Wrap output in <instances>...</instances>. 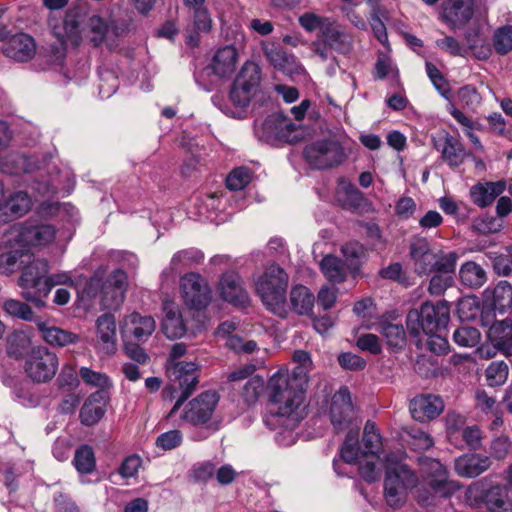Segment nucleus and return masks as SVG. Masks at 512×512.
Wrapping results in <instances>:
<instances>
[{
	"mask_svg": "<svg viewBox=\"0 0 512 512\" xmlns=\"http://www.w3.org/2000/svg\"><path fill=\"white\" fill-rule=\"evenodd\" d=\"M90 31L93 34L90 41L94 47H99L106 37H109L108 22L100 16H92L89 21Z\"/></svg>",
	"mask_w": 512,
	"mask_h": 512,
	"instance_id": "59",
	"label": "nucleus"
},
{
	"mask_svg": "<svg viewBox=\"0 0 512 512\" xmlns=\"http://www.w3.org/2000/svg\"><path fill=\"white\" fill-rule=\"evenodd\" d=\"M506 189L504 181L477 183L471 186L469 195L471 201L480 208L490 206Z\"/></svg>",
	"mask_w": 512,
	"mask_h": 512,
	"instance_id": "26",
	"label": "nucleus"
},
{
	"mask_svg": "<svg viewBox=\"0 0 512 512\" xmlns=\"http://www.w3.org/2000/svg\"><path fill=\"white\" fill-rule=\"evenodd\" d=\"M320 269L325 278L334 284L343 282L347 275L343 261L331 254L323 257L320 262Z\"/></svg>",
	"mask_w": 512,
	"mask_h": 512,
	"instance_id": "37",
	"label": "nucleus"
},
{
	"mask_svg": "<svg viewBox=\"0 0 512 512\" xmlns=\"http://www.w3.org/2000/svg\"><path fill=\"white\" fill-rule=\"evenodd\" d=\"M487 11L486 0H448L444 8V18L456 29L463 27L475 15L484 17Z\"/></svg>",
	"mask_w": 512,
	"mask_h": 512,
	"instance_id": "13",
	"label": "nucleus"
},
{
	"mask_svg": "<svg viewBox=\"0 0 512 512\" xmlns=\"http://www.w3.org/2000/svg\"><path fill=\"white\" fill-rule=\"evenodd\" d=\"M213 21L209 11L205 7L194 9L193 28L207 34L212 30Z\"/></svg>",
	"mask_w": 512,
	"mask_h": 512,
	"instance_id": "63",
	"label": "nucleus"
},
{
	"mask_svg": "<svg viewBox=\"0 0 512 512\" xmlns=\"http://www.w3.org/2000/svg\"><path fill=\"white\" fill-rule=\"evenodd\" d=\"M162 314V334L171 340L181 338L186 333V325L179 308L172 303H165Z\"/></svg>",
	"mask_w": 512,
	"mask_h": 512,
	"instance_id": "29",
	"label": "nucleus"
},
{
	"mask_svg": "<svg viewBox=\"0 0 512 512\" xmlns=\"http://www.w3.org/2000/svg\"><path fill=\"white\" fill-rule=\"evenodd\" d=\"M492 48L501 56L507 55L512 51V25H504L494 31Z\"/></svg>",
	"mask_w": 512,
	"mask_h": 512,
	"instance_id": "49",
	"label": "nucleus"
},
{
	"mask_svg": "<svg viewBox=\"0 0 512 512\" xmlns=\"http://www.w3.org/2000/svg\"><path fill=\"white\" fill-rule=\"evenodd\" d=\"M434 146L448 165L457 167L464 161L465 149L456 137L445 134L434 141Z\"/></svg>",
	"mask_w": 512,
	"mask_h": 512,
	"instance_id": "28",
	"label": "nucleus"
},
{
	"mask_svg": "<svg viewBox=\"0 0 512 512\" xmlns=\"http://www.w3.org/2000/svg\"><path fill=\"white\" fill-rule=\"evenodd\" d=\"M219 402V395L215 391H205L188 402L185 406L182 418L192 425L206 424Z\"/></svg>",
	"mask_w": 512,
	"mask_h": 512,
	"instance_id": "15",
	"label": "nucleus"
},
{
	"mask_svg": "<svg viewBox=\"0 0 512 512\" xmlns=\"http://www.w3.org/2000/svg\"><path fill=\"white\" fill-rule=\"evenodd\" d=\"M288 275L282 267L271 264L257 279L255 289L263 304L273 313L280 314L286 304Z\"/></svg>",
	"mask_w": 512,
	"mask_h": 512,
	"instance_id": "6",
	"label": "nucleus"
},
{
	"mask_svg": "<svg viewBox=\"0 0 512 512\" xmlns=\"http://www.w3.org/2000/svg\"><path fill=\"white\" fill-rule=\"evenodd\" d=\"M260 83L261 68L253 61H246L233 81L229 91V100L241 111L236 112L227 106L222 107L220 104L222 100L218 96H213L212 101L214 105L219 107L227 116L239 117L241 112L250 105L251 100L258 93Z\"/></svg>",
	"mask_w": 512,
	"mask_h": 512,
	"instance_id": "3",
	"label": "nucleus"
},
{
	"mask_svg": "<svg viewBox=\"0 0 512 512\" xmlns=\"http://www.w3.org/2000/svg\"><path fill=\"white\" fill-rule=\"evenodd\" d=\"M96 329L101 349L108 355L116 352V323L114 315L104 313L97 318Z\"/></svg>",
	"mask_w": 512,
	"mask_h": 512,
	"instance_id": "33",
	"label": "nucleus"
},
{
	"mask_svg": "<svg viewBox=\"0 0 512 512\" xmlns=\"http://www.w3.org/2000/svg\"><path fill=\"white\" fill-rule=\"evenodd\" d=\"M491 465L490 458L481 454L462 455L455 460V471L461 477L473 478Z\"/></svg>",
	"mask_w": 512,
	"mask_h": 512,
	"instance_id": "30",
	"label": "nucleus"
},
{
	"mask_svg": "<svg viewBox=\"0 0 512 512\" xmlns=\"http://www.w3.org/2000/svg\"><path fill=\"white\" fill-rule=\"evenodd\" d=\"M308 164L315 169H326L341 164L345 153L339 142L321 140L307 145L303 151Z\"/></svg>",
	"mask_w": 512,
	"mask_h": 512,
	"instance_id": "11",
	"label": "nucleus"
},
{
	"mask_svg": "<svg viewBox=\"0 0 512 512\" xmlns=\"http://www.w3.org/2000/svg\"><path fill=\"white\" fill-rule=\"evenodd\" d=\"M30 345L31 340L25 332L17 330L13 331L7 337V354L16 360H19L27 356L30 351Z\"/></svg>",
	"mask_w": 512,
	"mask_h": 512,
	"instance_id": "42",
	"label": "nucleus"
},
{
	"mask_svg": "<svg viewBox=\"0 0 512 512\" xmlns=\"http://www.w3.org/2000/svg\"><path fill=\"white\" fill-rule=\"evenodd\" d=\"M491 301L494 310L500 313L512 312V285L500 281L491 292Z\"/></svg>",
	"mask_w": 512,
	"mask_h": 512,
	"instance_id": "41",
	"label": "nucleus"
},
{
	"mask_svg": "<svg viewBox=\"0 0 512 512\" xmlns=\"http://www.w3.org/2000/svg\"><path fill=\"white\" fill-rule=\"evenodd\" d=\"M31 206V199L27 192L18 191L12 194L4 204L5 213L10 217L18 218L24 215Z\"/></svg>",
	"mask_w": 512,
	"mask_h": 512,
	"instance_id": "46",
	"label": "nucleus"
},
{
	"mask_svg": "<svg viewBox=\"0 0 512 512\" xmlns=\"http://www.w3.org/2000/svg\"><path fill=\"white\" fill-rule=\"evenodd\" d=\"M362 445L363 448L358 445V431L350 430L340 449V457L348 464H355L369 455L378 458L382 446L381 437L375 423L371 421H367L364 426Z\"/></svg>",
	"mask_w": 512,
	"mask_h": 512,
	"instance_id": "9",
	"label": "nucleus"
},
{
	"mask_svg": "<svg viewBox=\"0 0 512 512\" xmlns=\"http://www.w3.org/2000/svg\"><path fill=\"white\" fill-rule=\"evenodd\" d=\"M186 350L187 346L184 343L174 344L167 362L166 373L172 383L169 387L162 390V403L166 405L169 401L171 404L172 400L176 399L168 414L169 418L174 415L195 391L199 383L198 365L196 363L176 362L177 359L186 353Z\"/></svg>",
	"mask_w": 512,
	"mask_h": 512,
	"instance_id": "2",
	"label": "nucleus"
},
{
	"mask_svg": "<svg viewBox=\"0 0 512 512\" xmlns=\"http://www.w3.org/2000/svg\"><path fill=\"white\" fill-rule=\"evenodd\" d=\"M73 464L79 473H91L96 467L93 448L87 444L79 446L75 451Z\"/></svg>",
	"mask_w": 512,
	"mask_h": 512,
	"instance_id": "47",
	"label": "nucleus"
},
{
	"mask_svg": "<svg viewBox=\"0 0 512 512\" xmlns=\"http://www.w3.org/2000/svg\"><path fill=\"white\" fill-rule=\"evenodd\" d=\"M443 399L435 394H420L415 396L409 405L412 417L419 422L436 419L444 410Z\"/></svg>",
	"mask_w": 512,
	"mask_h": 512,
	"instance_id": "20",
	"label": "nucleus"
},
{
	"mask_svg": "<svg viewBox=\"0 0 512 512\" xmlns=\"http://www.w3.org/2000/svg\"><path fill=\"white\" fill-rule=\"evenodd\" d=\"M294 361L297 365L293 371L289 373L291 380L298 383V385H305L308 382V373L312 367V360L310 354L304 350H297L293 355Z\"/></svg>",
	"mask_w": 512,
	"mask_h": 512,
	"instance_id": "44",
	"label": "nucleus"
},
{
	"mask_svg": "<svg viewBox=\"0 0 512 512\" xmlns=\"http://www.w3.org/2000/svg\"><path fill=\"white\" fill-rule=\"evenodd\" d=\"M425 67L426 73L434 87L442 96L446 97L449 92V85L441 71L434 64L428 61L426 62Z\"/></svg>",
	"mask_w": 512,
	"mask_h": 512,
	"instance_id": "62",
	"label": "nucleus"
},
{
	"mask_svg": "<svg viewBox=\"0 0 512 512\" xmlns=\"http://www.w3.org/2000/svg\"><path fill=\"white\" fill-rule=\"evenodd\" d=\"M203 260L204 253L201 250L197 248H188L174 254L171 260V267L173 270H179L183 267L200 264Z\"/></svg>",
	"mask_w": 512,
	"mask_h": 512,
	"instance_id": "48",
	"label": "nucleus"
},
{
	"mask_svg": "<svg viewBox=\"0 0 512 512\" xmlns=\"http://www.w3.org/2000/svg\"><path fill=\"white\" fill-rule=\"evenodd\" d=\"M11 234H14V240L22 248L46 245L55 238V230L53 226L48 224L32 225L25 223L14 227Z\"/></svg>",
	"mask_w": 512,
	"mask_h": 512,
	"instance_id": "17",
	"label": "nucleus"
},
{
	"mask_svg": "<svg viewBox=\"0 0 512 512\" xmlns=\"http://www.w3.org/2000/svg\"><path fill=\"white\" fill-rule=\"evenodd\" d=\"M252 175L248 168L238 167L233 169L226 178L228 189L238 191L244 189L251 181Z\"/></svg>",
	"mask_w": 512,
	"mask_h": 512,
	"instance_id": "54",
	"label": "nucleus"
},
{
	"mask_svg": "<svg viewBox=\"0 0 512 512\" xmlns=\"http://www.w3.org/2000/svg\"><path fill=\"white\" fill-rule=\"evenodd\" d=\"M485 503L490 512H512V496L508 486H492L485 494Z\"/></svg>",
	"mask_w": 512,
	"mask_h": 512,
	"instance_id": "34",
	"label": "nucleus"
},
{
	"mask_svg": "<svg viewBox=\"0 0 512 512\" xmlns=\"http://www.w3.org/2000/svg\"><path fill=\"white\" fill-rule=\"evenodd\" d=\"M80 16L72 11H69L63 19V35H58V39L61 45H65L70 42L74 46H78L81 41V30H80Z\"/></svg>",
	"mask_w": 512,
	"mask_h": 512,
	"instance_id": "40",
	"label": "nucleus"
},
{
	"mask_svg": "<svg viewBox=\"0 0 512 512\" xmlns=\"http://www.w3.org/2000/svg\"><path fill=\"white\" fill-rule=\"evenodd\" d=\"M489 337L494 346L505 355L512 353V322L510 320L495 323L489 330Z\"/></svg>",
	"mask_w": 512,
	"mask_h": 512,
	"instance_id": "35",
	"label": "nucleus"
},
{
	"mask_svg": "<svg viewBox=\"0 0 512 512\" xmlns=\"http://www.w3.org/2000/svg\"><path fill=\"white\" fill-rule=\"evenodd\" d=\"M108 400V394L104 390L91 393L84 401L79 412L81 424L87 427L96 425L106 413Z\"/></svg>",
	"mask_w": 512,
	"mask_h": 512,
	"instance_id": "24",
	"label": "nucleus"
},
{
	"mask_svg": "<svg viewBox=\"0 0 512 512\" xmlns=\"http://www.w3.org/2000/svg\"><path fill=\"white\" fill-rule=\"evenodd\" d=\"M298 21L305 31L314 32L319 30L321 32V36H323L324 32L332 22L330 18L319 16L313 12H306L302 14Z\"/></svg>",
	"mask_w": 512,
	"mask_h": 512,
	"instance_id": "51",
	"label": "nucleus"
},
{
	"mask_svg": "<svg viewBox=\"0 0 512 512\" xmlns=\"http://www.w3.org/2000/svg\"><path fill=\"white\" fill-rule=\"evenodd\" d=\"M449 315V306L446 302H439L436 305L425 302L420 309L409 311L406 317V326L414 337L419 336L422 332L433 334L447 325Z\"/></svg>",
	"mask_w": 512,
	"mask_h": 512,
	"instance_id": "7",
	"label": "nucleus"
},
{
	"mask_svg": "<svg viewBox=\"0 0 512 512\" xmlns=\"http://www.w3.org/2000/svg\"><path fill=\"white\" fill-rule=\"evenodd\" d=\"M410 257L414 263V271L423 276L432 273L439 267L447 269L456 264L458 255L455 252H434L426 238H414L410 244Z\"/></svg>",
	"mask_w": 512,
	"mask_h": 512,
	"instance_id": "8",
	"label": "nucleus"
},
{
	"mask_svg": "<svg viewBox=\"0 0 512 512\" xmlns=\"http://www.w3.org/2000/svg\"><path fill=\"white\" fill-rule=\"evenodd\" d=\"M408 442L416 451H425L434 445L431 435L420 428L410 427L406 430Z\"/></svg>",
	"mask_w": 512,
	"mask_h": 512,
	"instance_id": "52",
	"label": "nucleus"
},
{
	"mask_svg": "<svg viewBox=\"0 0 512 512\" xmlns=\"http://www.w3.org/2000/svg\"><path fill=\"white\" fill-rule=\"evenodd\" d=\"M154 330L155 321L151 316L134 312L124 318L120 333L122 340L145 342Z\"/></svg>",
	"mask_w": 512,
	"mask_h": 512,
	"instance_id": "19",
	"label": "nucleus"
},
{
	"mask_svg": "<svg viewBox=\"0 0 512 512\" xmlns=\"http://www.w3.org/2000/svg\"><path fill=\"white\" fill-rule=\"evenodd\" d=\"M30 252L26 248L10 250L0 254V273L11 275L21 269L23 262H29Z\"/></svg>",
	"mask_w": 512,
	"mask_h": 512,
	"instance_id": "36",
	"label": "nucleus"
},
{
	"mask_svg": "<svg viewBox=\"0 0 512 512\" xmlns=\"http://www.w3.org/2000/svg\"><path fill=\"white\" fill-rule=\"evenodd\" d=\"M420 467L424 480L433 493L447 497L458 488L455 482L448 480L445 466L437 459L421 458Z\"/></svg>",
	"mask_w": 512,
	"mask_h": 512,
	"instance_id": "14",
	"label": "nucleus"
},
{
	"mask_svg": "<svg viewBox=\"0 0 512 512\" xmlns=\"http://www.w3.org/2000/svg\"><path fill=\"white\" fill-rule=\"evenodd\" d=\"M290 302L293 309L300 315H308L312 312L315 297L310 290L303 286H294L290 292Z\"/></svg>",
	"mask_w": 512,
	"mask_h": 512,
	"instance_id": "39",
	"label": "nucleus"
},
{
	"mask_svg": "<svg viewBox=\"0 0 512 512\" xmlns=\"http://www.w3.org/2000/svg\"><path fill=\"white\" fill-rule=\"evenodd\" d=\"M292 127V123L279 115L269 116L263 123V129L267 134L279 140L286 139L287 133Z\"/></svg>",
	"mask_w": 512,
	"mask_h": 512,
	"instance_id": "50",
	"label": "nucleus"
},
{
	"mask_svg": "<svg viewBox=\"0 0 512 512\" xmlns=\"http://www.w3.org/2000/svg\"><path fill=\"white\" fill-rule=\"evenodd\" d=\"M270 410L265 424L271 429L275 426L293 430L305 416V385L291 380L287 370L273 374L267 385Z\"/></svg>",
	"mask_w": 512,
	"mask_h": 512,
	"instance_id": "1",
	"label": "nucleus"
},
{
	"mask_svg": "<svg viewBox=\"0 0 512 512\" xmlns=\"http://www.w3.org/2000/svg\"><path fill=\"white\" fill-rule=\"evenodd\" d=\"M264 387V381L259 376H253L247 380L242 388L241 396L247 405L256 403Z\"/></svg>",
	"mask_w": 512,
	"mask_h": 512,
	"instance_id": "55",
	"label": "nucleus"
},
{
	"mask_svg": "<svg viewBox=\"0 0 512 512\" xmlns=\"http://www.w3.org/2000/svg\"><path fill=\"white\" fill-rule=\"evenodd\" d=\"M3 309L7 314L13 317H17L25 321H31L33 319V311L30 306L19 300L7 299L3 303Z\"/></svg>",
	"mask_w": 512,
	"mask_h": 512,
	"instance_id": "56",
	"label": "nucleus"
},
{
	"mask_svg": "<svg viewBox=\"0 0 512 512\" xmlns=\"http://www.w3.org/2000/svg\"><path fill=\"white\" fill-rule=\"evenodd\" d=\"M185 304L194 310L206 309L211 301V290L207 281L198 273L189 272L180 279Z\"/></svg>",
	"mask_w": 512,
	"mask_h": 512,
	"instance_id": "12",
	"label": "nucleus"
},
{
	"mask_svg": "<svg viewBox=\"0 0 512 512\" xmlns=\"http://www.w3.org/2000/svg\"><path fill=\"white\" fill-rule=\"evenodd\" d=\"M456 264L452 268H441L434 270V275L430 279L428 292L432 296L442 295L453 284V275L455 273Z\"/></svg>",
	"mask_w": 512,
	"mask_h": 512,
	"instance_id": "43",
	"label": "nucleus"
},
{
	"mask_svg": "<svg viewBox=\"0 0 512 512\" xmlns=\"http://www.w3.org/2000/svg\"><path fill=\"white\" fill-rule=\"evenodd\" d=\"M459 276L462 284L471 288H479L487 280L485 270L473 261H467L462 264Z\"/></svg>",
	"mask_w": 512,
	"mask_h": 512,
	"instance_id": "38",
	"label": "nucleus"
},
{
	"mask_svg": "<svg viewBox=\"0 0 512 512\" xmlns=\"http://www.w3.org/2000/svg\"><path fill=\"white\" fill-rule=\"evenodd\" d=\"M8 58L17 62H26L35 54L34 39L26 33L11 35L0 47Z\"/></svg>",
	"mask_w": 512,
	"mask_h": 512,
	"instance_id": "25",
	"label": "nucleus"
},
{
	"mask_svg": "<svg viewBox=\"0 0 512 512\" xmlns=\"http://www.w3.org/2000/svg\"><path fill=\"white\" fill-rule=\"evenodd\" d=\"M262 49L266 59L276 70L288 76L304 73L305 70L297 58L293 54L286 52L280 45L266 43L262 45Z\"/></svg>",
	"mask_w": 512,
	"mask_h": 512,
	"instance_id": "18",
	"label": "nucleus"
},
{
	"mask_svg": "<svg viewBox=\"0 0 512 512\" xmlns=\"http://www.w3.org/2000/svg\"><path fill=\"white\" fill-rule=\"evenodd\" d=\"M36 326L41 338L50 346L65 347L79 342L80 338L74 332L56 326H50L48 322L37 320Z\"/></svg>",
	"mask_w": 512,
	"mask_h": 512,
	"instance_id": "27",
	"label": "nucleus"
},
{
	"mask_svg": "<svg viewBox=\"0 0 512 512\" xmlns=\"http://www.w3.org/2000/svg\"><path fill=\"white\" fill-rule=\"evenodd\" d=\"M219 292L221 298L238 307H245L249 304V296L243 287V281L236 272L224 273L219 281Z\"/></svg>",
	"mask_w": 512,
	"mask_h": 512,
	"instance_id": "21",
	"label": "nucleus"
},
{
	"mask_svg": "<svg viewBox=\"0 0 512 512\" xmlns=\"http://www.w3.org/2000/svg\"><path fill=\"white\" fill-rule=\"evenodd\" d=\"M118 89L117 77L113 71L106 70L100 73L99 93L102 97H110Z\"/></svg>",
	"mask_w": 512,
	"mask_h": 512,
	"instance_id": "64",
	"label": "nucleus"
},
{
	"mask_svg": "<svg viewBox=\"0 0 512 512\" xmlns=\"http://www.w3.org/2000/svg\"><path fill=\"white\" fill-rule=\"evenodd\" d=\"M322 38L325 45H328L330 49L340 54L348 55L353 50L352 35L341 26L335 24L334 21L326 29Z\"/></svg>",
	"mask_w": 512,
	"mask_h": 512,
	"instance_id": "32",
	"label": "nucleus"
},
{
	"mask_svg": "<svg viewBox=\"0 0 512 512\" xmlns=\"http://www.w3.org/2000/svg\"><path fill=\"white\" fill-rule=\"evenodd\" d=\"M238 58V50L234 45L220 47L204 68L203 75L213 76L218 80H227L236 71Z\"/></svg>",
	"mask_w": 512,
	"mask_h": 512,
	"instance_id": "16",
	"label": "nucleus"
},
{
	"mask_svg": "<svg viewBox=\"0 0 512 512\" xmlns=\"http://www.w3.org/2000/svg\"><path fill=\"white\" fill-rule=\"evenodd\" d=\"M59 368V359L55 352L46 346L32 347L25 357L24 371L34 383L43 384L51 381Z\"/></svg>",
	"mask_w": 512,
	"mask_h": 512,
	"instance_id": "10",
	"label": "nucleus"
},
{
	"mask_svg": "<svg viewBox=\"0 0 512 512\" xmlns=\"http://www.w3.org/2000/svg\"><path fill=\"white\" fill-rule=\"evenodd\" d=\"M379 332L386 339L387 345L401 348L406 341V333L402 324L382 321L379 323Z\"/></svg>",
	"mask_w": 512,
	"mask_h": 512,
	"instance_id": "45",
	"label": "nucleus"
},
{
	"mask_svg": "<svg viewBox=\"0 0 512 512\" xmlns=\"http://www.w3.org/2000/svg\"><path fill=\"white\" fill-rule=\"evenodd\" d=\"M336 200L344 209L350 211H359L365 204L363 193L345 178H341L338 182Z\"/></svg>",
	"mask_w": 512,
	"mask_h": 512,
	"instance_id": "31",
	"label": "nucleus"
},
{
	"mask_svg": "<svg viewBox=\"0 0 512 512\" xmlns=\"http://www.w3.org/2000/svg\"><path fill=\"white\" fill-rule=\"evenodd\" d=\"M417 476L395 454L385 458L384 497L387 505L400 508L406 501L407 491L417 484Z\"/></svg>",
	"mask_w": 512,
	"mask_h": 512,
	"instance_id": "4",
	"label": "nucleus"
},
{
	"mask_svg": "<svg viewBox=\"0 0 512 512\" xmlns=\"http://www.w3.org/2000/svg\"><path fill=\"white\" fill-rule=\"evenodd\" d=\"M473 228L483 235L493 234L503 228V221L497 216L485 214L474 220Z\"/></svg>",
	"mask_w": 512,
	"mask_h": 512,
	"instance_id": "53",
	"label": "nucleus"
},
{
	"mask_svg": "<svg viewBox=\"0 0 512 512\" xmlns=\"http://www.w3.org/2000/svg\"><path fill=\"white\" fill-rule=\"evenodd\" d=\"M18 285L22 288V297L38 308L45 307L49 295V286L45 282L49 265L45 259L35 258L30 253L29 262H23Z\"/></svg>",
	"mask_w": 512,
	"mask_h": 512,
	"instance_id": "5",
	"label": "nucleus"
},
{
	"mask_svg": "<svg viewBox=\"0 0 512 512\" xmlns=\"http://www.w3.org/2000/svg\"><path fill=\"white\" fill-rule=\"evenodd\" d=\"M508 377V366L504 361H493L486 369V378L490 386L503 384Z\"/></svg>",
	"mask_w": 512,
	"mask_h": 512,
	"instance_id": "57",
	"label": "nucleus"
},
{
	"mask_svg": "<svg viewBox=\"0 0 512 512\" xmlns=\"http://www.w3.org/2000/svg\"><path fill=\"white\" fill-rule=\"evenodd\" d=\"M453 340L461 347H474L480 340V332L474 327H460L454 331Z\"/></svg>",
	"mask_w": 512,
	"mask_h": 512,
	"instance_id": "58",
	"label": "nucleus"
},
{
	"mask_svg": "<svg viewBox=\"0 0 512 512\" xmlns=\"http://www.w3.org/2000/svg\"><path fill=\"white\" fill-rule=\"evenodd\" d=\"M127 286V274L121 269L113 271L103 287L101 305L104 309H117L124 300Z\"/></svg>",
	"mask_w": 512,
	"mask_h": 512,
	"instance_id": "22",
	"label": "nucleus"
},
{
	"mask_svg": "<svg viewBox=\"0 0 512 512\" xmlns=\"http://www.w3.org/2000/svg\"><path fill=\"white\" fill-rule=\"evenodd\" d=\"M383 14V11L380 7H375L372 9L371 13V19H370V25L372 28V31L377 38V40L383 44L384 46L388 43V35L386 31L385 24L383 23L381 19V15Z\"/></svg>",
	"mask_w": 512,
	"mask_h": 512,
	"instance_id": "61",
	"label": "nucleus"
},
{
	"mask_svg": "<svg viewBox=\"0 0 512 512\" xmlns=\"http://www.w3.org/2000/svg\"><path fill=\"white\" fill-rule=\"evenodd\" d=\"M79 375L86 384L98 387L100 390L111 386V381L106 374L96 372L88 367H81Z\"/></svg>",
	"mask_w": 512,
	"mask_h": 512,
	"instance_id": "60",
	"label": "nucleus"
},
{
	"mask_svg": "<svg viewBox=\"0 0 512 512\" xmlns=\"http://www.w3.org/2000/svg\"><path fill=\"white\" fill-rule=\"evenodd\" d=\"M353 415L351 395L347 387H341L332 397L330 407L331 423L337 431H341L350 423Z\"/></svg>",
	"mask_w": 512,
	"mask_h": 512,
	"instance_id": "23",
	"label": "nucleus"
}]
</instances>
